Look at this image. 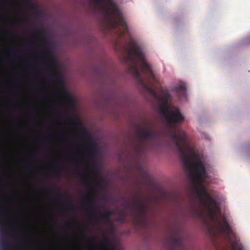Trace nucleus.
I'll return each mask as SVG.
<instances>
[{
	"label": "nucleus",
	"mask_w": 250,
	"mask_h": 250,
	"mask_svg": "<svg viewBox=\"0 0 250 250\" xmlns=\"http://www.w3.org/2000/svg\"><path fill=\"white\" fill-rule=\"evenodd\" d=\"M162 113L167 125L173 126L169 135L174 141L183 166L194 183V192L208 214H217L220 211L219 203L212 197L204 185L208 174L204 162L200 155L189 145L186 132L177 128V125L184 120V116L179 108L175 106L163 109Z\"/></svg>",
	"instance_id": "1"
},
{
	"label": "nucleus",
	"mask_w": 250,
	"mask_h": 250,
	"mask_svg": "<svg viewBox=\"0 0 250 250\" xmlns=\"http://www.w3.org/2000/svg\"><path fill=\"white\" fill-rule=\"evenodd\" d=\"M129 47L128 50V57L127 62L129 63L128 71L143 86L149 93L156 99L160 101L162 107L161 112H163V109H167L168 107H171L170 105L169 100L171 97L168 92H164L161 96H158L156 90L147 85L141 76V73L138 67V61L141 62V68L149 77L152 79H155L154 75L150 65L146 61L145 55L142 51L141 46L131 38L128 43Z\"/></svg>",
	"instance_id": "2"
},
{
	"label": "nucleus",
	"mask_w": 250,
	"mask_h": 250,
	"mask_svg": "<svg viewBox=\"0 0 250 250\" xmlns=\"http://www.w3.org/2000/svg\"><path fill=\"white\" fill-rule=\"evenodd\" d=\"M96 2H103L104 9L106 14V18L112 28L118 29L119 26L122 30L118 29L120 38H122L128 33V29L125 21L123 15L118 6L112 0H94Z\"/></svg>",
	"instance_id": "3"
},
{
	"label": "nucleus",
	"mask_w": 250,
	"mask_h": 250,
	"mask_svg": "<svg viewBox=\"0 0 250 250\" xmlns=\"http://www.w3.org/2000/svg\"><path fill=\"white\" fill-rule=\"evenodd\" d=\"M137 127V137L140 144L136 146L135 149L139 153L148 148V142L150 141L153 143L159 137V133L152 125H149L147 127H140L138 125Z\"/></svg>",
	"instance_id": "4"
},
{
	"label": "nucleus",
	"mask_w": 250,
	"mask_h": 250,
	"mask_svg": "<svg viewBox=\"0 0 250 250\" xmlns=\"http://www.w3.org/2000/svg\"><path fill=\"white\" fill-rule=\"evenodd\" d=\"M32 31L36 35H42L41 40L44 42L43 49L51 56L50 58L45 61V62L47 65L51 68L50 73L51 74V76L53 78V80L55 81L59 78V73L58 70V67L57 64L55 62L54 59L52 57V49L49 43L47 42L46 37L43 34V28L42 27H40L39 31H37L35 29L32 28Z\"/></svg>",
	"instance_id": "5"
},
{
	"label": "nucleus",
	"mask_w": 250,
	"mask_h": 250,
	"mask_svg": "<svg viewBox=\"0 0 250 250\" xmlns=\"http://www.w3.org/2000/svg\"><path fill=\"white\" fill-rule=\"evenodd\" d=\"M183 240V235L179 232H175L167 239V243L171 250H183L185 249Z\"/></svg>",
	"instance_id": "6"
},
{
	"label": "nucleus",
	"mask_w": 250,
	"mask_h": 250,
	"mask_svg": "<svg viewBox=\"0 0 250 250\" xmlns=\"http://www.w3.org/2000/svg\"><path fill=\"white\" fill-rule=\"evenodd\" d=\"M128 208L133 209L135 212L140 217L146 216L147 212V207L146 202L139 198L135 197L133 203Z\"/></svg>",
	"instance_id": "7"
},
{
	"label": "nucleus",
	"mask_w": 250,
	"mask_h": 250,
	"mask_svg": "<svg viewBox=\"0 0 250 250\" xmlns=\"http://www.w3.org/2000/svg\"><path fill=\"white\" fill-rule=\"evenodd\" d=\"M86 135L90 140L88 144V153L90 157H94L97 154V145L92 139L91 136L86 132Z\"/></svg>",
	"instance_id": "8"
},
{
	"label": "nucleus",
	"mask_w": 250,
	"mask_h": 250,
	"mask_svg": "<svg viewBox=\"0 0 250 250\" xmlns=\"http://www.w3.org/2000/svg\"><path fill=\"white\" fill-rule=\"evenodd\" d=\"M113 213V211L112 210H108L104 213L100 214L99 218H96L97 221H99L100 220H102L104 223H111L110 219V216Z\"/></svg>",
	"instance_id": "9"
},
{
	"label": "nucleus",
	"mask_w": 250,
	"mask_h": 250,
	"mask_svg": "<svg viewBox=\"0 0 250 250\" xmlns=\"http://www.w3.org/2000/svg\"><path fill=\"white\" fill-rule=\"evenodd\" d=\"M86 201L89 203L90 205L92 207H96V202L97 201L96 196L94 194L92 197H90L88 195L85 196Z\"/></svg>",
	"instance_id": "10"
},
{
	"label": "nucleus",
	"mask_w": 250,
	"mask_h": 250,
	"mask_svg": "<svg viewBox=\"0 0 250 250\" xmlns=\"http://www.w3.org/2000/svg\"><path fill=\"white\" fill-rule=\"evenodd\" d=\"M45 189L47 191L57 192V196L58 198H61L62 196V193L57 191L54 187H47L45 188Z\"/></svg>",
	"instance_id": "11"
},
{
	"label": "nucleus",
	"mask_w": 250,
	"mask_h": 250,
	"mask_svg": "<svg viewBox=\"0 0 250 250\" xmlns=\"http://www.w3.org/2000/svg\"><path fill=\"white\" fill-rule=\"evenodd\" d=\"M9 247V244L6 242L1 240L0 242V250H8Z\"/></svg>",
	"instance_id": "12"
},
{
	"label": "nucleus",
	"mask_w": 250,
	"mask_h": 250,
	"mask_svg": "<svg viewBox=\"0 0 250 250\" xmlns=\"http://www.w3.org/2000/svg\"><path fill=\"white\" fill-rule=\"evenodd\" d=\"M126 216V213L124 209L121 210V216L118 217L117 220L122 223H124L125 222V217Z\"/></svg>",
	"instance_id": "13"
},
{
	"label": "nucleus",
	"mask_w": 250,
	"mask_h": 250,
	"mask_svg": "<svg viewBox=\"0 0 250 250\" xmlns=\"http://www.w3.org/2000/svg\"><path fill=\"white\" fill-rule=\"evenodd\" d=\"M191 215L193 217H198L200 216V211L196 208H194L191 212Z\"/></svg>",
	"instance_id": "14"
},
{
	"label": "nucleus",
	"mask_w": 250,
	"mask_h": 250,
	"mask_svg": "<svg viewBox=\"0 0 250 250\" xmlns=\"http://www.w3.org/2000/svg\"><path fill=\"white\" fill-rule=\"evenodd\" d=\"M103 243L105 245H112V241L111 239L108 237H105L103 239Z\"/></svg>",
	"instance_id": "15"
},
{
	"label": "nucleus",
	"mask_w": 250,
	"mask_h": 250,
	"mask_svg": "<svg viewBox=\"0 0 250 250\" xmlns=\"http://www.w3.org/2000/svg\"><path fill=\"white\" fill-rule=\"evenodd\" d=\"M77 176L81 178L83 180H85L90 177V175L88 174L84 175L83 174L77 173Z\"/></svg>",
	"instance_id": "16"
},
{
	"label": "nucleus",
	"mask_w": 250,
	"mask_h": 250,
	"mask_svg": "<svg viewBox=\"0 0 250 250\" xmlns=\"http://www.w3.org/2000/svg\"><path fill=\"white\" fill-rule=\"evenodd\" d=\"M87 212L91 213V214H95L96 212V210L92 208H86Z\"/></svg>",
	"instance_id": "17"
},
{
	"label": "nucleus",
	"mask_w": 250,
	"mask_h": 250,
	"mask_svg": "<svg viewBox=\"0 0 250 250\" xmlns=\"http://www.w3.org/2000/svg\"><path fill=\"white\" fill-rule=\"evenodd\" d=\"M70 161L72 163L78 164L80 163L81 159L80 158H73L70 159Z\"/></svg>",
	"instance_id": "18"
},
{
	"label": "nucleus",
	"mask_w": 250,
	"mask_h": 250,
	"mask_svg": "<svg viewBox=\"0 0 250 250\" xmlns=\"http://www.w3.org/2000/svg\"><path fill=\"white\" fill-rule=\"evenodd\" d=\"M67 206L71 208H74V205L71 201L69 202V203L67 204Z\"/></svg>",
	"instance_id": "19"
},
{
	"label": "nucleus",
	"mask_w": 250,
	"mask_h": 250,
	"mask_svg": "<svg viewBox=\"0 0 250 250\" xmlns=\"http://www.w3.org/2000/svg\"><path fill=\"white\" fill-rule=\"evenodd\" d=\"M19 52H20V50H19V49H18V50H13V51H12V53H13L14 55H16V54H17Z\"/></svg>",
	"instance_id": "20"
},
{
	"label": "nucleus",
	"mask_w": 250,
	"mask_h": 250,
	"mask_svg": "<svg viewBox=\"0 0 250 250\" xmlns=\"http://www.w3.org/2000/svg\"><path fill=\"white\" fill-rule=\"evenodd\" d=\"M98 188H99V189H103L104 188V187L102 185L100 184H98L97 185Z\"/></svg>",
	"instance_id": "21"
},
{
	"label": "nucleus",
	"mask_w": 250,
	"mask_h": 250,
	"mask_svg": "<svg viewBox=\"0 0 250 250\" xmlns=\"http://www.w3.org/2000/svg\"><path fill=\"white\" fill-rule=\"evenodd\" d=\"M63 78H60L58 79V82H59V83H63Z\"/></svg>",
	"instance_id": "22"
},
{
	"label": "nucleus",
	"mask_w": 250,
	"mask_h": 250,
	"mask_svg": "<svg viewBox=\"0 0 250 250\" xmlns=\"http://www.w3.org/2000/svg\"><path fill=\"white\" fill-rule=\"evenodd\" d=\"M179 88L181 90H184L185 89V86L184 85H181L180 86Z\"/></svg>",
	"instance_id": "23"
},
{
	"label": "nucleus",
	"mask_w": 250,
	"mask_h": 250,
	"mask_svg": "<svg viewBox=\"0 0 250 250\" xmlns=\"http://www.w3.org/2000/svg\"><path fill=\"white\" fill-rule=\"evenodd\" d=\"M87 185L90 188H93V186L91 183H87Z\"/></svg>",
	"instance_id": "24"
},
{
	"label": "nucleus",
	"mask_w": 250,
	"mask_h": 250,
	"mask_svg": "<svg viewBox=\"0 0 250 250\" xmlns=\"http://www.w3.org/2000/svg\"><path fill=\"white\" fill-rule=\"evenodd\" d=\"M61 90L62 92L63 93H66L67 92L66 89L65 88H62Z\"/></svg>",
	"instance_id": "25"
},
{
	"label": "nucleus",
	"mask_w": 250,
	"mask_h": 250,
	"mask_svg": "<svg viewBox=\"0 0 250 250\" xmlns=\"http://www.w3.org/2000/svg\"><path fill=\"white\" fill-rule=\"evenodd\" d=\"M54 167L56 169H57V170L60 169V167L58 165L55 166Z\"/></svg>",
	"instance_id": "26"
},
{
	"label": "nucleus",
	"mask_w": 250,
	"mask_h": 250,
	"mask_svg": "<svg viewBox=\"0 0 250 250\" xmlns=\"http://www.w3.org/2000/svg\"><path fill=\"white\" fill-rule=\"evenodd\" d=\"M93 219H94V216H93V215L90 216L89 217V220L90 221H92Z\"/></svg>",
	"instance_id": "27"
},
{
	"label": "nucleus",
	"mask_w": 250,
	"mask_h": 250,
	"mask_svg": "<svg viewBox=\"0 0 250 250\" xmlns=\"http://www.w3.org/2000/svg\"><path fill=\"white\" fill-rule=\"evenodd\" d=\"M111 249V250H115V247L114 246H113V245H112Z\"/></svg>",
	"instance_id": "28"
},
{
	"label": "nucleus",
	"mask_w": 250,
	"mask_h": 250,
	"mask_svg": "<svg viewBox=\"0 0 250 250\" xmlns=\"http://www.w3.org/2000/svg\"><path fill=\"white\" fill-rule=\"evenodd\" d=\"M84 232H84V231H83V237H84V238H87V236L85 235V234Z\"/></svg>",
	"instance_id": "29"
},
{
	"label": "nucleus",
	"mask_w": 250,
	"mask_h": 250,
	"mask_svg": "<svg viewBox=\"0 0 250 250\" xmlns=\"http://www.w3.org/2000/svg\"><path fill=\"white\" fill-rule=\"evenodd\" d=\"M106 195H104V196L103 197V199H103V200H104L105 199V198H106Z\"/></svg>",
	"instance_id": "30"
},
{
	"label": "nucleus",
	"mask_w": 250,
	"mask_h": 250,
	"mask_svg": "<svg viewBox=\"0 0 250 250\" xmlns=\"http://www.w3.org/2000/svg\"><path fill=\"white\" fill-rule=\"evenodd\" d=\"M21 250H26V249L24 247H22Z\"/></svg>",
	"instance_id": "31"
},
{
	"label": "nucleus",
	"mask_w": 250,
	"mask_h": 250,
	"mask_svg": "<svg viewBox=\"0 0 250 250\" xmlns=\"http://www.w3.org/2000/svg\"><path fill=\"white\" fill-rule=\"evenodd\" d=\"M42 87H44V84H42Z\"/></svg>",
	"instance_id": "32"
}]
</instances>
